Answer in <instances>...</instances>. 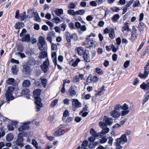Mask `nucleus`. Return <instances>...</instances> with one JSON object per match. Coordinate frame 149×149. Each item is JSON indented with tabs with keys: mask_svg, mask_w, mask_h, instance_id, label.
I'll list each match as a JSON object with an SVG mask.
<instances>
[{
	"mask_svg": "<svg viewBox=\"0 0 149 149\" xmlns=\"http://www.w3.org/2000/svg\"><path fill=\"white\" fill-rule=\"evenodd\" d=\"M130 134L131 131H130L126 130L125 132V134H123L120 138L116 139V145L117 149H121L122 148V147L120 146V144H123L127 141V140L126 136Z\"/></svg>",
	"mask_w": 149,
	"mask_h": 149,
	"instance_id": "nucleus-1",
	"label": "nucleus"
},
{
	"mask_svg": "<svg viewBox=\"0 0 149 149\" xmlns=\"http://www.w3.org/2000/svg\"><path fill=\"white\" fill-rule=\"evenodd\" d=\"M15 88L12 86L8 87L6 91L5 94V97L6 100L7 102H9V101L14 99V97L13 96L12 93L13 92Z\"/></svg>",
	"mask_w": 149,
	"mask_h": 149,
	"instance_id": "nucleus-2",
	"label": "nucleus"
},
{
	"mask_svg": "<svg viewBox=\"0 0 149 149\" xmlns=\"http://www.w3.org/2000/svg\"><path fill=\"white\" fill-rule=\"evenodd\" d=\"M104 122L101 121L99 123V125L101 128H105L107 125H111L113 122V120L111 118H107L104 116L103 119Z\"/></svg>",
	"mask_w": 149,
	"mask_h": 149,
	"instance_id": "nucleus-3",
	"label": "nucleus"
},
{
	"mask_svg": "<svg viewBox=\"0 0 149 149\" xmlns=\"http://www.w3.org/2000/svg\"><path fill=\"white\" fill-rule=\"evenodd\" d=\"M65 36L67 42L69 43L71 42V40L73 39L74 41H76L78 40L77 36L76 34L73 33L70 35L69 31H67L65 33Z\"/></svg>",
	"mask_w": 149,
	"mask_h": 149,
	"instance_id": "nucleus-4",
	"label": "nucleus"
},
{
	"mask_svg": "<svg viewBox=\"0 0 149 149\" xmlns=\"http://www.w3.org/2000/svg\"><path fill=\"white\" fill-rule=\"evenodd\" d=\"M72 110L74 111L81 107V104L76 99H72Z\"/></svg>",
	"mask_w": 149,
	"mask_h": 149,
	"instance_id": "nucleus-5",
	"label": "nucleus"
},
{
	"mask_svg": "<svg viewBox=\"0 0 149 149\" xmlns=\"http://www.w3.org/2000/svg\"><path fill=\"white\" fill-rule=\"evenodd\" d=\"M38 42L39 45H38V48L40 51H43L45 50V42L44 38L42 36H40L39 38Z\"/></svg>",
	"mask_w": 149,
	"mask_h": 149,
	"instance_id": "nucleus-6",
	"label": "nucleus"
},
{
	"mask_svg": "<svg viewBox=\"0 0 149 149\" xmlns=\"http://www.w3.org/2000/svg\"><path fill=\"white\" fill-rule=\"evenodd\" d=\"M30 122H26L21 123V125L18 128L19 131L20 132H22L24 130H29V124Z\"/></svg>",
	"mask_w": 149,
	"mask_h": 149,
	"instance_id": "nucleus-7",
	"label": "nucleus"
},
{
	"mask_svg": "<svg viewBox=\"0 0 149 149\" xmlns=\"http://www.w3.org/2000/svg\"><path fill=\"white\" fill-rule=\"evenodd\" d=\"M137 32V30L136 29L134 28H132L131 36L130 38L132 42H134V41L137 38L139 35Z\"/></svg>",
	"mask_w": 149,
	"mask_h": 149,
	"instance_id": "nucleus-8",
	"label": "nucleus"
},
{
	"mask_svg": "<svg viewBox=\"0 0 149 149\" xmlns=\"http://www.w3.org/2000/svg\"><path fill=\"white\" fill-rule=\"evenodd\" d=\"M23 141V138L20 133L18 134V138L15 142L17 146H19L21 148H22L24 146Z\"/></svg>",
	"mask_w": 149,
	"mask_h": 149,
	"instance_id": "nucleus-9",
	"label": "nucleus"
},
{
	"mask_svg": "<svg viewBox=\"0 0 149 149\" xmlns=\"http://www.w3.org/2000/svg\"><path fill=\"white\" fill-rule=\"evenodd\" d=\"M22 72L24 74L29 75L31 73V68L27 65H23Z\"/></svg>",
	"mask_w": 149,
	"mask_h": 149,
	"instance_id": "nucleus-10",
	"label": "nucleus"
},
{
	"mask_svg": "<svg viewBox=\"0 0 149 149\" xmlns=\"http://www.w3.org/2000/svg\"><path fill=\"white\" fill-rule=\"evenodd\" d=\"M67 13L69 15L74 16V18L76 20L81 21L82 19L80 17H78L77 18L76 17L74 16L76 15V11L70 9L68 10Z\"/></svg>",
	"mask_w": 149,
	"mask_h": 149,
	"instance_id": "nucleus-11",
	"label": "nucleus"
},
{
	"mask_svg": "<svg viewBox=\"0 0 149 149\" xmlns=\"http://www.w3.org/2000/svg\"><path fill=\"white\" fill-rule=\"evenodd\" d=\"M68 92L70 96L72 97L74 96L77 93L76 87L74 86H71L69 89Z\"/></svg>",
	"mask_w": 149,
	"mask_h": 149,
	"instance_id": "nucleus-12",
	"label": "nucleus"
},
{
	"mask_svg": "<svg viewBox=\"0 0 149 149\" xmlns=\"http://www.w3.org/2000/svg\"><path fill=\"white\" fill-rule=\"evenodd\" d=\"M83 58L86 62H90V58L88 50H85L84 51V53L83 55Z\"/></svg>",
	"mask_w": 149,
	"mask_h": 149,
	"instance_id": "nucleus-13",
	"label": "nucleus"
},
{
	"mask_svg": "<svg viewBox=\"0 0 149 149\" xmlns=\"http://www.w3.org/2000/svg\"><path fill=\"white\" fill-rule=\"evenodd\" d=\"M65 133L64 130L62 128H60L55 131L54 135L55 136H58L64 134Z\"/></svg>",
	"mask_w": 149,
	"mask_h": 149,
	"instance_id": "nucleus-14",
	"label": "nucleus"
},
{
	"mask_svg": "<svg viewBox=\"0 0 149 149\" xmlns=\"http://www.w3.org/2000/svg\"><path fill=\"white\" fill-rule=\"evenodd\" d=\"M37 62V61L33 57H29L27 62V65L30 66H33L35 65Z\"/></svg>",
	"mask_w": 149,
	"mask_h": 149,
	"instance_id": "nucleus-15",
	"label": "nucleus"
},
{
	"mask_svg": "<svg viewBox=\"0 0 149 149\" xmlns=\"http://www.w3.org/2000/svg\"><path fill=\"white\" fill-rule=\"evenodd\" d=\"M111 116L115 118L119 117L121 114L118 111L114 110L112 111L111 112Z\"/></svg>",
	"mask_w": 149,
	"mask_h": 149,
	"instance_id": "nucleus-16",
	"label": "nucleus"
},
{
	"mask_svg": "<svg viewBox=\"0 0 149 149\" xmlns=\"http://www.w3.org/2000/svg\"><path fill=\"white\" fill-rule=\"evenodd\" d=\"M22 38L21 41L22 42H30L31 40V38L30 35L29 34H27L24 36H23Z\"/></svg>",
	"mask_w": 149,
	"mask_h": 149,
	"instance_id": "nucleus-17",
	"label": "nucleus"
},
{
	"mask_svg": "<svg viewBox=\"0 0 149 149\" xmlns=\"http://www.w3.org/2000/svg\"><path fill=\"white\" fill-rule=\"evenodd\" d=\"M90 133L95 138L99 136H100V133L97 132L93 128L90 129Z\"/></svg>",
	"mask_w": 149,
	"mask_h": 149,
	"instance_id": "nucleus-18",
	"label": "nucleus"
},
{
	"mask_svg": "<svg viewBox=\"0 0 149 149\" xmlns=\"http://www.w3.org/2000/svg\"><path fill=\"white\" fill-rule=\"evenodd\" d=\"M149 71H148V70H145L143 74L139 73V76L141 78L145 79L147 77L149 74Z\"/></svg>",
	"mask_w": 149,
	"mask_h": 149,
	"instance_id": "nucleus-19",
	"label": "nucleus"
},
{
	"mask_svg": "<svg viewBox=\"0 0 149 149\" xmlns=\"http://www.w3.org/2000/svg\"><path fill=\"white\" fill-rule=\"evenodd\" d=\"M95 41H88L86 42V47L88 48L90 47H93L95 46L94 42Z\"/></svg>",
	"mask_w": 149,
	"mask_h": 149,
	"instance_id": "nucleus-20",
	"label": "nucleus"
},
{
	"mask_svg": "<svg viewBox=\"0 0 149 149\" xmlns=\"http://www.w3.org/2000/svg\"><path fill=\"white\" fill-rule=\"evenodd\" d=\"M125 25L123 26L122 28V31L124 32L125 31H126L127 32H129L131 31V29L129 28V26L128 25V23L126 22L124 24Z\"/></svg>",
	"mask_w": 149,
	"mask_h": 149,
	"instance_id": "nucleus-21",
	"label": "nucleus"
},
{
	"mask_svg": "<svg viewBox=\"0 0 149 149\" xmlns=\"http://www.w3.org/2000/svg\"><path fill=\"white\" fill-rule=\"evenodd\" d=\"M30 91L29 90L27 89H23L22 91V94L23 95H27V97L29 98L30 96L29 95L30 94Z\"/></svg>",
	"mask_w": 149,
	"mask_h": 149,
	"instance_id": "nucleus-22",
	"label": "nucleus"
},
{
	"mask_svg": "<svg viewBox=\"0 0 149 149\" xmlns=\"http://www.w3.org/2000/svg\"><path fill=\"white\" fill-rule=\"evenodd\" d=\"M56 14L58 16H60L63 13V10L61 8L57 9L55 11Z\"/></svg>",
	"mask_w": 149,
	"mask_h": 149,
	"instance_id": "nucleus-23",
	"label": "nucleus"
},
{
	"mask_svg": "<svg viewBox=\"0 0 149 149\" xmlns=\"http://www.w3.org/2000/svg\"><path fill=\"white\" fill-rule=\"evenodd\" d=\"M41 92V90L39 89H37L33 91V95L35 96H40Z\"/></svg>",
	"mask_w": 149,
	"mask_h": 149,
	"instance_id": "nucleus-24",
	"label": "nucleus"
},
{
	"mask_svg": "<svg viewBox=\"0 0 149 149\" xmlns=\"http://www.w3.org/2000/svg\"><path fill=\"white\" fill-rule=\"evenodd\" d=\"M77 51L78 55L80 56L83 55L84 53V51L83 48L82 47L78 48Z\"/></svg>",
	"mask_w": 149,
	"mask_h": 149,
	"instance_id": "nucleus-25",
	"label": "nucleus"
},
{
	"mask_svg": "<svg viewBox=\"0 0 149 149\" xmlns=\"http://www.w3.org/2000/svg\"><path fill=\"white\" fill-rule=\"evenodd\" d=\"M47 53L45 51L41 52L40 54L39 57L41 59L46 58L47 57Z\"/></svg>",
	"mask_w": 149,
	"mask_h": 149,
	"instance_id": "nucleus-26",
	"label": "nucleus"
},
{
	"mask_svg": "<svg viewBox=\"0 0 149 149\" xmlns=\"http://www.w3.org/2000/svg\"><path fill=\"white\" fill-rule=\"evenodd\" d=\"M14 137L13 135L11 133L8 134L6 136V140L8 142L11 141Z\"/></svg>",
	"mask_w": 149,
	"mask_h": 149,
	"instance_id": "nucleus-27",
	"label": "nucleus"
},
{
	"mask_svg": "<svg viewBox=\"0 0 149 149\" xmlns=\"http://www.w3.org/2000/svg\"><path fill=\"white\" fill-rule=\"evenodd\" d=\"M15 80L13 78H8L6 80V83L8 85H13L15 82Z\"/></svg>",
	"mask_w": 149,
	"mask_h": 149,
	"instance_id": "nucleus-28",
	"label": "nucleus"
},
{
	"mask_svg": "<svg viewBox=\"0 0 149 149\" xmlns=\"http://www.w3.org/2000/svg\"><path fill=\"white\" fill-rule=\"evenodd\" d=\"M33 13L34 15L35 20L37 22H40L41 19L39 16L38 13L37 12H33Z\"/></svg>",
	"mask_w": 149,
	"mask_h": 149,
	"instance_id": "nucleus-29",
	"label": "nucleus"
},
{
	"mask_svg": "<svg viewBox=\"0 0 149 149\" xmlns=\"http://www.w3.org/2000/svg\"><path fill=\"white\" fill-rule=\"evenodd\" d=\"M141 88L144 90H148L149 89V87L147 86L146 83L143 82L140 86Z\"/></svg>",
	"mask_w": 149,
	"mask_h": 149,
	"instance_id": "nucleus-30",
	"label": "nucleus"
},
{
	"mask_svg": "<svg viewBox=\"0 0 149 149\" xmlns=\"http://www.w3.org/2000/svg\"><path fill=\"white\" fill-rule=\"evenodd\" d=\"M109 36L111 38H114L115 37V34L114 29L113 28L110 29Z\"/></svg>",
	"mask_w": 149,
	"mask_h": 149,
	"instance_id": "nucleus-31",
	"label": "nucleus"
},
{
	"mask_svg": "<svg viewBox=\"0 0 149 149\" xmlns=\"http://www.w3.org/2000/svg\"><path fill=\"white\" fill-rule=\"evenodd\" d=\"M12 72L13 74L16 75L17 72L18 71V69L16 65H14L11 68Z\"/></svg>",
	"mask_w": 149,
	"mask_h": 149,
	"instance_id": "nucleus-32",
	"label": "nucleus"
},
{
	"mask_svg": "<svg viewBox=\"0 0 149 149\" xmlns=\"http://www.w3.org/2000/svg\"><path fill=\"white\" fill-rule=\"evenodd\" d=\"M120 16L118 14H116L113 15L112 18V20L114 23H116L118 21V20L120 18Z\"/></svg>",
	"mask_w": 149,
	"mask_h": 149,
	"instance_id": "nucleus-33",
	"label": "nucleus"
},
{
	"mask_svg": "<svg viewBox=\"0 0 149 149\" xmlns=\"http://www.w3.org/2000/svg\"><path fill=\"white\" fill-rule=\"evenodd\" d=\"M31 84L30 81L29 80H24L22 83V85L25 87L29 86Z\"/></svg>",
	"mask_w": 149,
	"mask_h": 149,
	"instance_id": "nucleus-34",
	"label": "nucleus"
},
{
	"mask_svg": "<svg viewBox=\"0 0 149 149\" xmlns=\"http://www.w3.org/2000/svg\"><path fill=\"white\" fill-rule=\"evenodd\" d=\"M26 12L25 11L23 12L20 15L19 19H20L22 21H23L26 18Z\"/></svg>",
	"mask_w": 149,
	"mask_h": 149,
	"instance_id": "nucleus-35",
	"label": "nucleus"
},
{
	"mask_svg": "<svg viewBox=\"0 0 149 149\" xmlns=\"http://www.w3.org/2000/svg\"><path fill=\"white\" fill-rule=\"evenodd\" d=\"M102 131L100 133V134H106L108 133L109 130V129L108 128H102ZM100 136L101 135H100Z\"/></svg>",
	"mask_w": 149,
	"mask_h": 149,
	"instance_id": "nucleus-36",
	"label": "nucleus"
},
{
	"mask_svg": "<svg viewBox=\"0 0 149 149\" xmlns=\"http://www.w3.org/2000/svg\"><path fill=\"white\" fill-rule=\"evenodd\" d=\"M34 99L35 100L36 104H40L42 103L41 102L42 100L40 96H35Z\"/></svg>",
	"mask_w": 149,
	"mask_h": 149,
	"instance_id": "nucleus-37",
	"label": "nucleus"
},
{
	"mask_svg": "<svg viewBox=\"0 0 149 149\" xmlns=\"http://www.w3.org/2000/svg\"><path fill=\"white\" fill-rule=\"evenodd\" d=\"M85 12V11L84 9L79 10L76 11V15H83Z\"/></svg>",
	"mask_w": 149,
	"mask_h": 149,
	"instance_id": "nucleus-38",
	"label": "nucleus"
},
{
	"mask_svg": "<svg viewBox=\"0 0 149 149\" xmlns=\"http://www.w3.org/2000/svg\"><path fill=\"white\" fill-rule=\"evenodd\" d=\"M70 114V113L69 112L68 110H65L63 113V116L62 119L63 120H65V118L69 116Z\"/></svg>",
	"mask_w": 149,
	"mask_h": 149,
	"instance_id": "nucleus-39",
	"label": "nucleus"
},
{
	"mask_svg": "<svg viewBox=\"0 0 149 149\" xmlns=\"http://www.w3.org/2000/svg\"><path fill=\"white\" fill-rule=\"evenodd\" d=\"M42 70L45 73H46L47 71L49 69V67L48 66H45L43 65H41L40 66Z\"/></svg>",
	"mask_w": 149,
	"mask_h": 149,
	"instance_id": "nucleus-40",
	"label": "nucleus"
},
{
	"mask_svg": "<svg viewBox=\"0 0 149 149\" xmlns=\"http://www.w3.org/2000/svg\"><path fill=\"white\" fill-rule=\"evenodd\" d=\"M76 5L74 3H71L68 5V8L70 9H74L75 8Z\"/></svg>",
	"mask_w": 149,
	"mask_h": 149,
	"instance_id": "nucleus-41",
	"label": "nucleus"
},
{
	"mask_svg": "<svg viewBox=\"0 0 149 149\" xmlns=\"http://www.w3.org/2000/svg\"><path fill=\"white\" fill-rule=\"evenodd\" d=\"M24 49V47L22 45H18L17 47V51H19V52H22Z\"/></svg>",
	"mask_w": 149,
	"mask_h": 149,
	"instance_id": "nucleus-42",
	"label": "nucleus"
},
{
	"mask_svg": "<svg viewBox=\"0 0 149 149\" xmlns=\"http://www.w3.org/2000/svg\"><path fill=\"white\" fill-rule=\"evenodd\" d=\"M88 141L87 140H84L83 142L81 145V148H86L88 144Z\"/></svg>",
	"mask_w": 149,
	"mask_h": 149,
	"instance_id": "nucleus-43",
	"label": "nucleus"
},
{
	"mask_svg": "<svg viewBox=\"0 0 149 149\" xmlns=\"http://www.w3.org/2000/svg\"><path fill=\"white\" fill-rule=\"evenodd\" d=\"M145 27L144 24L143 23L141 22L139 23V25L138 26L139 30L143 31L144 30Z\"/></svg>",
	"mask_w": 149,
	"mask_h": 149,
	"instance_id": "nucleus-44",
	"label": "nucleus"
},
{
	"mask_svg": "<svg viewBox=\"0 0 149 149\" xmlns=\"http://www.w3.org/2000/svg\"><path fill=\"white\" fill-rule=\"evenodd\" d=\"M129 106L127 104L125 103L123 105L121 106V109L123 110H129Z\"/></svg>",
	"mask_w": 149,
	"mask_h": 149,
	"instance_id": "nucleus-45",
	"label": "nucleus"
},
{
	"mask_svg": "<svg viewBox=\"0 0 149 149\" xmlns=\"http://www.w3.org/2000/svg\"><path fill=\"white\" fill-rule=\"evenodd\" d=\"M140 5V1L139 0H136L134 3L133 6L134 7L139 6Z\"/></svg>",
	"mask_w": 149,
	"mask_h": 149,
	"instance_id": "nucleus-46",
	"label": "nucleus"
},
{
	"mask_svg": "<svg viewBox=\"0 0 149 149\" xmlns=\"http://www.w3.org/2000/svg\"><path fill=\"white\" fill-rule=\"evenodd\" d=\"M47 80L46 79L44 78L41 80V83L43 87L44 88H46V84L47 82Z\"/></svg>",
	"mask_w": 149,
	"mask_h": 149,
	"instance_id": "nucleus-47",
	"label": "nucleus"
},
{
	"mask_svg": "<svg viewBox=\"0 0 149 149\" xmlns=\"http://www.w3.org/2000/svg\"><path fill=\"white\" fill-rule=\"evenodd\" d=\"M58 102V100L56 99L54 100L52 102L50 106L52 107H55L57 104Z\"/></svg>",
	"mask_w": 149,
	"mask_h": 149,
	"instance_id": "nucleus-48",
	"label": "nucleus"
},
{
	"mask_svg": "<svg viewBox=\"0 0 149 149\" xmlns=\"http://www.w3.org/2000/svg\"><path fill=\"white\" fill-rule=\"evenodd\" d=\"M36 104V111H40L41 107H42V103L40 104Z\"/></svg>",
	"mask_w": 149,
	"mask_h": 149,
	"instance_id": "nucleus-49",
	"label": "nucleus"
},
{
	"mask_svg": "<svg viewBox=\"0 0 149 149\" xmlns=\"http://www.w3.org/2000/svg\"><path fill=\"white\" fill-rule=\"evenodd\" d=\"M80 60L79 58H77L75 61L72 64V66L74 67L76 66L78 63L80 61Z\"/></svg>",
	"mask_w": 149,
	"mask_h": 149,
	"instance_id": "nucleus-50",
	"label": "nucleus"
},
{
	"mask_svg": "<svg viewBox=\"0 0 149 149\" xmlns=\"http://www.w3.org/2000/svg\"><path fill=\"white\" fill-rule=\"evenodd\" d=\"M95 71L99 75H101L103 73V71L102 70L98 68H95Z\"/></svg>",
	"mask_w": 149,
	"mask_h": 149,
	"instance_id": "nucleus-51",
	"label": "nucleus"
},
{
	"mask_svg": "<svg viewBox=\"0 0 149 149\" xmlns=\"http://www.w3.org/2000/svg\"><path fill=\"white\" fill-rule=\"evenodd\" d=\"M129 112V110H123L122 111L121 113H120V115L122 116H124L128 114Z\"/></svg>",
	"mask_w": 149,
	"mask_h": 149,
	"instance_id": "nucleus-52",
	"label": "nucleus"
},
{
	"mask_svg": "<svg viewBox=\"0 0 149 149\" xmlns=\"http://www.w3.org/2000/svg\"><path fill=\"white\" fill-rule=\"evenodd\" d=\"M51 56L52 59V60H53L54 59L55 60L57 59L56 53L55 52H52Z\"/></svg>",
	"mask_w": 149,
	"mask_h": 149,
	"instance_id": "nucleus-53",
	"label": "nucleus"
},
{
	"mask_svg": "<svg viewBox=\"0 0 149 149\" xmlns=\"http://www.w3.org/2000/svg\"><path fill=\"white\" fill-rule=\"evenodd\" d=\"M52 20L53 22L56 23H58L61 21V20L60 18L58 17L54 18L52 19Z\"/></svg>",
	"mask_w": 149,
	"mask_h": 149,
	"instance_id": "nucleus-54",
	"label": "nucleus"
},
{
	"mask_svg": "<svg viewBox=\"0 0 149 149\" xmlns=\"http://www.w3.org/2000/svg\"><path fill=\"white\" fill-rule=\"evenodd\" d=\"M42 65L45 66H48V67L49 66V63L48 58H47L45 59V61L43 63V64Z\"/></svg>",
	"mask_w": 149,
	"mask_h": 149,
	"instance_id": "nucleus-55",
	"label": "nucleus"
},
{
	"mask_svg": "<svg viewBox=\"0 0 149 149\" xmlns=\"http://www.w3.org/2000/svg\"><path fill=\"white\" fill-rule=\"evenodd\" d=\"M73 119V117H68L65 120L66 123H68L71 122Z\"/></svg>",
	"mask_w": 149,
	"mask_h": 149,
	"instance_id": "nucleus-56",
	"label": "nucleus"
},
{
	"mask_svg": "<svg viewBox=\"0 0 149 149\" xmlns=\"http://www.w3.org/2000/svg\"><path fill=\"white\" fill-rule=\"evenodd\" d=\"M80 81V79L79 78L78 75H75L74 78V79H73V81L74 82L76 83L77 82H79Z\"/></svg>",
	"mask_w": 149,
	"mask_h": 149,
	"instance_id": "nucleus-57",
	"label": "nucleus"
},
{
	"mask_svg": "<svg viewBox=\"0 0 149 149\" xmlns=\"http://www.w3.org/2000/svg\"><path fill=\"white\" fill-rule=\"evenodd\" d=\"M16 54L19 56L21 58H23L26 57V55L24 53L21 52H17Z\"/></svg>",
	"mask_w": 149,
	"mask_h": 149,
	"instance_id": "nucleus-58",
	"label": "nucleus"
},
{
	"mask_svg": "<svg viewBox=\"0 0 149 149\" xmlns=\"http://www.w3.org/2000/svg\"><path fill=\"white\" fill-rule=\"evenodd\" d=\"M27 32V31L25 29H22L21 32L20 33L19 36L20 37H22Z\"/></svg>",
	"mask_w": 149,
	"mask_h": 149,
	"instance_id": "nucleus-59",
	"label": "nucleus"
},
{
	"mask_svg": "<svg viewBox=\"0 0 149 149\" xmlns=\"http://www.w3.org/2000/svg\"><path fill=\"white\" fill-rule=\"evenodd\" d=\"M31 143L32 145H33L35 147H36V146L38 145V143L36 140L34 139H33L32 140Z\"/></svg>",
	"mask_w": 149,
	"mask_h": 149,
	"instance_id": "nucleus-60",
	"label": "nucleus"
},
{
	"mask_svg": "<svg viewBox=\"0 0 149 149\" xmlns=\"http://www.w3.org/2000/svg\"><path fill=\"white\" fill-rule=\"evenodd\" d=\"M120 108L121 109V105L119 104L116 105L114 108V110L118 111L120 110Z\"/></svg>",
	"mask_w": 149,
	"mask_h": 149,
	"instance_id": "nucleus-61",
	"label": "nucleus"
},
{
	"mask_svg": "<svg viewBox=\"0 0 149 149\" xmlns=\"http://www.w3.org/2000/svg\"><path fill=\"white\" fill-rule=\"evenodd\" d=\"M99 141L100 143H104L107 141V139L105 137H104L100 139Z\"/></svg>",
	"mask_w": 149,
	"mask_h": 149,
	"instance_id": "nucleus-62",
	"label": "nucleus"
},
{
	"mask_svg": "<svg viewBox=\"0 0 149 149\" xmlns=\"http://www.w3.org/2000/svg\"><path fill=\"white\" fill-rule=\"evenodd\" d=\"M51 45V49L53 50H55L57 49V46L54 43H52Z\"/></svg>",
	"mask_w": 149,
	"mask_h": 149,
	"instance_id": "nucleus-63",
	"label": "nucleus"
},
{
	"mask_svg": "<svg viewBox=\"0 0 149 149\" xmlns=\"http://www.w3.org/2000/svg\"><path fill=\"white\" fill-rule=\"evenodd\" d=\"M134 1V0H130L125 6L127 8L130 6Z\"/></svg>",
	"mask_w": 149,
	"mask_h": 149,
	"instance_id": "nucleus-64",
	"label": "nucleus"
}]
</instances>
